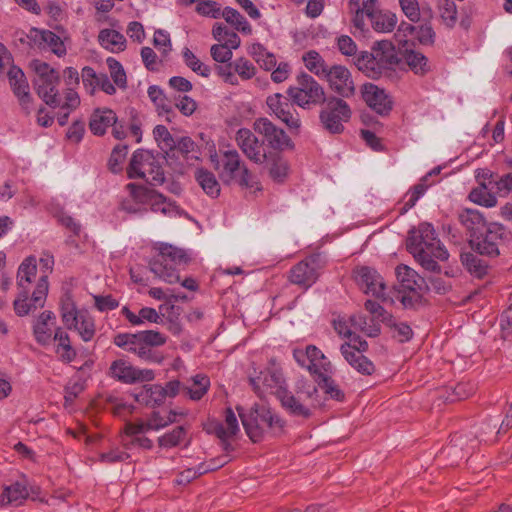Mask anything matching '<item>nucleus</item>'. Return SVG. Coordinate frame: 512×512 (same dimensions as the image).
I'll list each match as a JSON object with an SVG mask.
<instances>
[{
    "mask_svg": "<svg viewBox=\"0 0 512 512\" xmlns=\"http://www.w3.org/2000/svg\"><path fill=\"white\" fill-rule=\"evenodd\" d=\"M293 357L298 365L309 371L325 394L338 401L344 398L343 392L329 376L332 372L331 362L318 347L307 345L304 349L296 348Z\"/></svg>",
    "mask_w": 512,
    "mask_h": 512,
    "instance_id": "4",
    "label": "nucleus"
},
{
    "mask_svg": "<svg viewBox=\"0 0 512 512\" xmlns=\"http://www.w3.org/2000/svg\"><path fill=\"white\" fill-rule=\"evenodd\" d=\"M83 311H78L74 301L70 295H65L61 299V318L68 329H72V325H76L77 318Z\"/></svg>",
    "mask_w": 512,
    "mask_h": 512,
    "instance_id": "42",
    "label": "nucleus"
},
{
    "mask_svg": "<svg viewBox=\"0 0 512 512\" xmlns=\"http://www.w3.org/2000/svg\"><path fill=\"white\" fill-rule=\"evenodd\" d=\"M128 147L126 145H117L110 156L108 166L111 172L118 173L121 170V164L127 154Z\"/></svg>",
    "mask_w": 512,
    "mask_h": 512,
    "instance_id": "59",
    "label": "nucleus"
},
{
    "mask_svg": "<svg viewBox=\"0 0 512 512\" xmlns=\"http://www.w3.org/2000/svg\"><path fill=\"white\" fill-rule=\"evenodd\" d=\"M210 379L204 374H197L183 384V394L193 401H199L208 392Z\"/></svg>",
    "mask_w": 512,
    "mask_h": 512,
    "instance_id": "30",
    "label": "nucleus"
},
{
    "mask_svg": "<svg viewBox=\"0 0 512 512\" xmlns=\"http://www.w3.org/2000/svg\"><path fill=\"white\" fill-rule=\"evenodd\" d=\"M182 55L186 66L189 67L193 72L205 78L209 77L211 72L210 68L201 62L189 48H184Z\"/></svg>",
    "mask_w": 512,
    "mask_h": 512,
    "instance_id": "51",
    "label": "nucleus"
},
{
    "mask_svg": "<svg viewBox=\"0 0 512 512\" xmlns=\"http://www.w3.org/2000/svg\"><path fill=\"white\" fill-rule=\"evenodd\" d=\"M189 260V256L183 249L162 243L159 246V254L149 262V267L158 278L174 284L180 281L176 268L185 266Z\"/></svg>",
    "mask_w": 512,
    "mask_h": 512,
    "instance_id": "10",
    "label": "nucleus"
},
{
    "mask_svg": "<svg viewBox=\"0 0 512 512\" xmlns=\"http://www.w3.org/2000/svg\"><path fill=\"white\" fill-rule=\"evenodd\" d=\"M236 142L242 152L251 161L261 164L266 159V154L262 149V144L251 130L241 128L237 131Z\"/></svg>",
    "mask_w": 512,
    "mask_h": 512,
    "instance_id": "25",
    "label": "nucleus"
},
{
    "mask_svg": "<svg viewBox=\"0 0 512 512\" xmlns=\"http://www.w3.org/2000/svg\"><path fill=\"white\" fill-rule=\"evenodd\" d=\"M401 59L416 75L423 76L431 71L428 58L419 51L406 48L401 52Z\"/></svg>",
    "mask_w": 512,
    "mask_h": 512,
    "instance_id": "29",
    "label": "nucleus"
},
{
    "mask_svg": "<svg viewBox=\"0 0 512 512\" xmlns=\"http://www.w3.org/2000/svg\"><path fill=\"white\" fill-rule=\"evenodd\" d=\"M186 430L183 426H177L172 431L158 437V445L162 448H173L178 446L185 438Z\"/></svg>",
    "mask_w": 512,
    "mask_h": 512,
    "instance_id": "50",
    "label": "nucleus"
},
{
    "mask_svg": "<svg viewBox=\"0 0 512 512\" xmlns=\"http://www.w3.org/2000/svg\"><path fill=\"white\" fill-rule=\"evenodd\" d=\"M40 40L57 56L66 54V47L63 40L50 30L39 31Z\"/></svg>",
    "mask_w": 512,
    "mask_h": 512,
    "instance_id": "49",
    "label": "nucleus"
},
{
    "mask_svg": "<svg viewBox=\"0 0 512 512\" xmlns=\"http://www.w3.org/2000/svg\"><path fill=\"white\" fill-rule=\"evenodd\" d=\"M175 422L173 417H164L159 411H153L146 420V428L158 431Z\"/></svg>",
    "mask_w": 512,
    "mask_h": 512,
    "instance_id": "58",
    "label": "nucleus"
},
{
    "mask_svg": "<svg viewBox=\"0 0 512 512\" xmlns=\"http://www.w3.org/2000/svg\"><path fill=\"white\" fill-rule=\"evenodd\" d=\"M458 220L474 239L488 225L484 216L476 209H462L458 213Z\"/></svg>",
    "mask_w": 512,
    "mask_h": 512,
    "instance_id": "27",
    "label": "nucleus"
},
{
    "mask_svg": "<svg viewBox=\"0 0 512 512\" xmlns=\"http://www.w3.org/2000/svg\"><path fill=\"white\" fill-rule=\"evenodd\" d=\"M337 47L341 54L348 57L353 56L354 60L359 55L357 54V44L348 35H341L337 38Z\"/></svg>",
    "mask_w": 512,
    "mask_h": 512,
    "instance_id": "60",
    "label": "nucleus"
},
{
    "mask_svg": "<svg viewBox=\"0 0 512 512\" xmlns=\"http://www.w3.org/2000/svg\"><path fill=\"white\" fill-rule=\"evenodd\" d=\"M399 4L403 13L411 22L419 21L420 8L417 0H399Z\"/></svg>",
    "mask_w": 512,
    "mask_h": 512,
    "instance_id": "63",
    "label": "nucleus"
},
{
    "mask_svg": "<svg viewBox=\"0 0 512 512\" xmlns=\"http://www.w3.org/2000/svg\"><path fill=\"white\" fill-rule=\"evenodd\" d=\"M426 177H424L420 183H418L417 185H415L413 187V189L407 194L408 196V199L404 202V205L403 207L400 209V213H405L407 212L409 209H411L415 204L416 202L418 201V199L424 195V193L426 192L427 188H428V185L425 184V181H426Z\"/></svg>",
    "mask_w": 512,
    "mask_h": 512,
    "instance_id": "55",
    "label": "nucleus"
},
{
    "mask_svg": "<svg viewBox=\"0 0 512 512\" xmlns=\"http://www.w3.org/2000/svg\"><path fill=\"white\" fill-rule=\"evenodd\" d=\"M324 107L319 113V120L323 128L331 134H340L344 131V123L352 116L349 104L342 98L330 96L325 98Z\"/></svg>",
    "mask_w": 512,
    "mask_h": 512,
    "instance_id": "13",
    "label": "nucleus"
},
{
    "mask_svg": "<svg viewBox=\"0 0 512 512\" xmlns=\"http://www.w3.org/2000/svg\"><path fill=\"white\" fill-rule=\"evenodd\" d=\"M195 179L207 195L217 197L220 194V185L212 172L202 168L197 169Z\"/></svg>",
    "mask_w": 512,
    "mask_h": 512,
    "instance_id": "38",
    "label": "nucleus"
},
{
    "mask_svg": "<svg viewBox=\"0 0 512 512\" xmlns=\"http://www.w3.org/2000/svg\"><path fill=\"white\" fill-rule=\"evenodd\" d=\"M205 430L209 434L216 435L222 441H226L239 431V424L234 411L231 408L225 410V420L221 423L217 420H210L205 425Z\"/></svg>",
    "mask_w": 512,
    "mask_h": 512,
    "instance_id": "26",
    "label": "nucleus"
},
{
    "mask_svg": "<svg viewBox=\"0 0 512 512\" xmlns=\"http://www.w3.org/2000/svg\"><path fill=\"white\" fill-rule=\"evenodd\" d=\"M134 368L127 361L119 359L111 364L110 374L124 383H135Z\"/></svg>",
    "mask_w": 512,
    "mask_h": 512,
    "instance_id": "43",
    "label": "nucleus"
},
{
    "mask_svg": "<svg viewBox=\"0 0 512 512\" xmlns=\"http://www.w3.org/2000/svg\"><path fill=\"white\" fill-rule=\"evenodd\" d=\"M350 322L355 329L360 330L369 337H376L380 334L379 324L371 319L368 320V318L362 314L353 315L350 318Z\"/></svg>",
    "mask_w": 512,
    "mask_h": 512,
    "instance_id": "47",
    "label": "nucleus"
},
{
    "mask_svg": "<svg viewBox=\"0 0 512 512\" xmlns=\"http://www.w3.org/2000/svg\"><path fill=\"white\" fill-rule=\"evenodd\" d=\"M224 463H217L215 460L211 461L209 464L201 463L196 468H188L180 472L175 479V483L177 485H187L192 480L197 477L209 472L216 470L221 467Z\"/></svg>",
    "mask_w": 512,
    "mask_h": 512,
    "instance_id": "36",
    "label": "nucleus"
},
{
    "mask_svg": "<svg viewBox=\"0 0 512 512\" xmlns=\"http://www.w3.org/2000/svg\"><path fill=\"white\" fill-rule=\"evenodd\" d=\"M290 100L303 109H310L325 102L323 87L309 74L302 73L296 79V84L287 90Z\"/></svg>",
    "mask_w": 512,
    "mask_h": 512,
    "instance_id": "11",
    "label": "nucleus"
},
{
    "mask_svg": "<svg viewBox=\"0 0 512 512\" xmlns=\"http://www.w3.org/2000/svg\"><path fill=\"white\" fill-rule=\"evenodd\" d=\"M468 197L473 203L488 208L494 207L497 204L496 196L492 194L484 184H480L478 187L472 189Z\"/></svg>",
    "mask_w": 512,
    "mask_h": 512,
    "instance_id": "45",
    "label": "nucleus"
},
{
    "mask_svg": "<svg viewBox=\"0 0 512 512\" xmlns=\"http://www.w3.org/2000/svg\"><path fill=\"white\" fill-rule=\"evenodd\" d=\"M368 349L367 341L357 335L350 337L349 343H344L340 347V352L348 364L357 372L363 375H372L375 371L374 364L363 355Z\"/></svg>",
    "mask_w": 512,
    "mask_h": 512,
    "instance_id": "17",
    "label": "nucleus"
},
{
    "mask_svg": "<svg viewBox=\"0 0 512 512\" xmlns=\"http://www.w3.org/2000/svg\"><path fill=\"white\" fill-rule=\"evenodd\" d=\"M233 69L242 80H249L256 74V67L246 58L236 59L233 62Z\"/></svg>",
    "mask_w": 512,
    "mask_h": 512,
    "instance_id": "56",
    "label": "nucleus"
},
{
    "mask_svg": "<svg viewBox=\"0 0 512 512\" xmlns=\"http://www.w3.org/2000/svg\"><path fill=\"white\" fill-rule=\"evenodd\" d=\"M106 63L110 70V75L113 79L114 84L121 89L126 88L127 78L121 63L112 57L107 58Z\"/></svg>",
    "mask_w": 512,
    "mask_h": 512,
    "instance_id": "53",
    "label": "nucleus"
},
{
    "mask_svg": "<svg viewBox=\"0 0 512 512\" xmlns=\"http://www.w3.org/2000/svg\"><path fill=\"white\" fill-rule=\"evenodd\" d=\"M73 328L77 330L81 339L85 342L91 341L96 332L94 319L87 312L78 316L76 325H72Z\"/></svg>",
    "mask_w": 512,
    "mask_h": 512,
    "instance_id": "41",
    "label": "nucleus"
},
{
    "mask_svg": "<svg viewBox=\"0 0 512 512\" xmlns=\"http://www.w3.org/2000/svg\"><path fill=\"white\" fill-rule=\"evenodd\" d=\"M148 96L150 100L153 102L156 111L159 115L170 114L173 111L172 104L170 100L166 97L163 90L156 85H152L148 88Z\"/></svg>",
    "mask_w": 512,
    "mask_h": 512,
    "instance_id": "40",
    "label": "nucleus"
},
{
    "mask_svg": "<svg viewBox=\"0 0 512 512\" xmlns=\"http://www.w3.org/2000/svg\"><path fill=\"white\" fill-rule=\"evenodd\" d=\"M121 313L132 325L135 326L141 325L145 321L150 323H160L162 321V317L159 315V313L154 308L151 307L141 308L139 314L136 315L135 313L130 311L127 306H124L121 310Z\"/></svg>",
    "mask_w": 512,
    "mask_h": 512,
    "instance_id": "35",
    "label": "nucleus"
},
{
    "mask_svg": "<svg viewBox=\"0 0 512 512\" xmlns=\"http://www.w3.org/2000/svg\"><path fill=\"white\" fill-rule=\"evenodd\" d=\"M211 161L224 184L237 183L251 191L261 190L260 184L242 161L237 150H225L221 152L220 158L217 155L211 156Z\"/></svg>",
    "mask_w": 512,
    "mask_h": 512,
    "instance_id": "6",
    "label": "nucleus"
},
{
    "mask_svg": "<svg viewBox=\"0 0 512 512\" xmlns=\"http://www.w3.org/2000/svg\"><path fill=\"white\" fill-rule=\"evenodd\" d=\"M364 102L377 114L386 116L393 107V101L386 91L373 83H365L361 87Z\"/></svg>",
    "mask_w": 512,
    "mask_h": 512,
    "instance_id": "23",
    "label": "nucleus"
},
{
    "mask_svg": "<svg viewBox=\"0 0 512 512\" xmlns=\"http://www.w3.org/2000/svg\"><path fill=\"white\" fill-rule=\"evenodd\" d=\"M222 17L226 20V22L233 25L236 30L245 34H251L252 28L250 24L237 10L226 7L222 11Z\"/></svg>",
    "mask_w": 512,
    "mask_h": 512,
    "instance_id": "48",
    "label": "nucleus"
},
{
    "mask_svg": "<svg viewBox=\"0 0 512 512\" xmlns=\"http://www.w3.org/2000/svg\"><path fill=\"white\" fill-rule=\"evenodd\" d=\"M237 411L248 437L255 443L261 441L267 431L279 435L284 430L285 422L268 407L257 405L248 413L237 407Z\"/></svg>",
    "mask_w": 512,
    "mask_h": 512,
    "instance_id": "8",
    "label": "nucleus"
},
{
    "mask_svg": "<svg viewBox=\"0 0 512 512\" xmlns=\"http://www.w3.org/2000/svg\"><path fill=\"white\" fill-rule=\"evenodd\" d=\"M7 76L13 93L18 98L22 110L26 115L30 114L33 109L32 98L29 93V85L24 72L16 66H11L7 71Z\"/></svg>",
    "mask_w": 512,
    "mask_h": 512,
    "instance_id": "24",
    "label": "nucleus"
},
{
    "mask_svg": "<svg viewBox=\"0 0 512 512\" xmlns=\"http://www.w3.org/2000/svg\"><path fill=\"white\" fill-rule=\"evenodd\" d=\"M372 28L377 32L388 33L397 25V16L390 12L381 11L370 21Z\"/></svg>",
    "mask_w": 512,
    "mask_h": 512,
    "instance_id": "44",
    "label": "nucleus"
},
{
    "mask_svg": "<svg viewBox=\"0 0 512 512\" xmlns=\"http://www.w3.org/2000/svg\"><path fill=\"white\" fill-rule=\"evenodd\" d=\"M439 16L443 24L448 28H453L457 22V7L453 0L438 1Z\"/></svg>",
    "mask_w": 512,
    "mask_h": 512,
    "instance_id": "46",
    "label": "nucleus"
},
{
    "mask_svg": "<svg viewBox=\"0 0 512 512\" xmlns=\"http://www.w3.org/2000/svg\"><path fill=\"white\" fill-rule=\"evenodd\" d=\"M196 10L199 14L212 18H219L222 16L220 6L216 2L210 0L199 1L196 6Z\"/></svg>",
    "mask_w": 512,
    "mask_h": 512,
    "instance_id": "62",
    "label": "nucleus"
},
{
    "mask_svg": "<svg viewBox=\"0 0 512 512\" xmlns=\"http://www.w3.org/2000/svg\"><path fill=\"white\" fill-rule=\"evenodd\" d=\"M116 121V114L112 110L97 109L91 116L89 127L93 134L101 136L106 132L108 127L116 124Z\"/></svg>",
    "mask_w": 512,
    "mask_h": 512,
    "instance_id": "32",
    "label": "nucleus"
},
{
    "mask_svg": "<svg viewBox=\"0 0 512 512\" xmlns=\"http://www.w3.org/2000/svg\"><path fill=\"white\" fill-rule=\"evenodd\" d=\"M55 320V315L51 311H43L33 324V334L36 341L41 345H47L52 338L51 327L49 323Z\"/></svg>",
    "mask_w": 512,
    "mask_h": 512,
    "instance_id": "31",
    "label": "nucleus"
},
{
    "mask_svg": "<svg viewBox=\"0 0 512 512\" xmlns=\"http://www.w3.org/2000/svg\"><path fill=\"white\" fill-rule=\"evenodd\" d=\"M254 130L261 134L274 150L293 149L294 144L286 132L267 118H258L253 124Z\"/></svg>",
    "mask_w": 512,
    "mask_h": 512,
    "instance_id": "19",
    "label": "nucleus"
},
{
    "mask_svg": "<svg viewBox=\"0 0 512 512\" xmlns=\"http://www.w3.org/2000/svg\"><path fill=\"white\" fill-rule=\"evenodd\" d=\"M127 174L130 179H145L151 185L164 182V172L155 156L148 150L138 149L132 155Z\"/></svg>",
    "mask_w": 512,
    "mask_h": 512,
    "instance_id": "12",
    "label": "nucleus"
},
{
    "mask_svg": "<svg viewBox=\"0 0 512 512\" xmlns=\"http://www.w3.org/2000/svg\"><path fill=\"white\" fill-rule=\"evenodd\" d=\"M392 329V336L399 342L409 341L412 337V329L406 323H396L393 319L387 324Z\"/></svg>",
    "mask_w": 512,
    "mask_h": 512,
    "instance_id": "61",
    "label": "nucleus"
},
{
    "mask_svg": "<svg viewBox=\"0 0 512 512\" xmlns=\"http://www.w3.org/2000/svg\"><path fill=\"white\" fill-rule=\"evenodd\" d=\"M153 135L157 142L163 144L162 149H171L175 144L173 137L164 125H157L153 129Z\"/></svg>",
    "mask_w": 512,
    "mask_h": 512,
    "instance_id": "64",
    "label": "nucleus"
},
{
    "mask_svg": "<svg viewBox=\"0 0 512 512\" xmlns=\"http://www.w3.org/2000/svg\"><path fill=\"white\" fill-rule=\"evenodd\" d=\"M407 250L427 271L439 273L441 268L437 260L445 261L449 253L438 239L434 227L427 222L419 224L409 231L406 240Z\"/></svg>",
    "mask_w": 512,
    "mask_h": 512,
    "instance_id": "3",
    "label": "nucleus"
},
{
    "mask_svg": "<svg viewBox=\"0 0 512 512\" xmlns=\"http://www.w3.org/2000/svg\"><path fill=\"white\" fill-rule=\"evenodd\" d=\"M126 188L136 204L149 205L153 212H160L163 215L170 216L176 214L177 207L166 197L153 189L134 183L127 184Z\"/></svg>",
    "mask_w": 512,
    "mask_h": 512,
    "instance_id": "16",
    "label": "nucleus"
},
{
    "mask_svg": "<svg viewBox=\"0 0 512 512\" xmlns=\"http://www.w3.org/2000/svg\"><path fill=\"white\" fill-rule=\"evenodd\" d=\"M305 67L318 77H323L329 71L328 65L325 63L323 57L315 50L306 52L303 57Z\"/></svg>",
    "mask_w": 512,
    "mask_h": 512,
    "instance_id": "39",
    "label": "nucleus"
},
{
    "mask_svg": "<svg viewBox=\"0 0 512 512\" xmlns=\"http://www.w3.org/2000/svg\"><path fill=\"white\" fill-rule=\"evenodd\" d=\"M266 104L270 112L275 115L279 120L286 124V126L296 133L299 132L301 127V120L299 114L291 103L289 98L281 93H274L267 97Z\"/></svg>",
    "mask_w": 512,
    "mask_h": 512,
    "instance_id": "18",
    "label": "nucleus"
},
{
    "mask_svg": "<svg viewBox=\"0 0 512 512\" xmlns=\"http://www.w3.org/2000/svg\"><path fill=\"white\" fill-rule=\"evenodd\" d=\"M399 61L394 45L382 40L375 42L370 51H361L354 64L367 77L379 79L392 71Z\"/></svg>",
    "mask_w": 512,
    "mask_h": 512,
    "instance_id": "5",
    "label": "nucleus"
},
{
    "mask_svg": "<svg viewBox=\"0 0 512 512\" xmlns=\"http://www.w3.org/2000/svg\"><path fill=\"white\" fill-rule=\"evenodd\" d=\"M166 341L167 337L155 330L119 333L113 339L117 347L137 355L141 360L157 363L161 362V357L152 348L162 346Z\"/></svg>",
    "mask_w": 512,
    "mask_h": 512,
    "instance_id": "7",
    "label": "nucleus"
},
{
    "mask_svg": "<svg viewBox=\"0 0 512 512\" xmlns=\"http://www.w3.org/2000/svg\"><path fill=\"white\" fill-rule=\"evenodd\" d=\"M134 398L138 403L148 407L160 406L165 401L161 385H145L134 394Z\"/></svg>",
    "mask_w": 512,
    "mask_h": 512,
    "instance_id": "33",
    "label": "nucleus"
},
{
    "mask_svg": "<svg viewBox=\"0 0 512 512\" xmlns=\"http://www.w3.org/2000/svg\"><path fill=\"white\" fill-rule=\"evenodd\" d=\"M59 80V74H56L49 78L35 79L34 84L37 94L47 105L60 108L58 123L64 126L67 124L70 113L80 105V98L74 89L68 88L65 93V100L62 102L57 89Z\"/></svg>",
    "mask_w": 512,
    "mask_h": 512,
    "instance_id": "9",
    "label": "nucleus"
},
{
    "mask_svg": "<svg viewBox=\"0 0 512 512\" xmlns=\"http://www.w3.org/2000/svg\"><path fill=\"white\" fill-rule=\"evenodd\" d=\"M288 171V162L285 159L278 157L272 161L269 168V175L275 182L282 183L286 179Z\"/></svg>",
    "mask_w": 512,
    "mask_h": 512,
    "instance_id": "54",
    "label": "nucleus"
},
{
    "mask_svg": "<svg viewBox=\"0 0 512 512\" xmlns=\"http://www.w3.org/2000/svg\"><path fill=\"white\" fill-rule=\"evenodd\" d=\"M324 78L330 88L343 98H350L355 94V85L350 71L342 65L329 68Z\"/></svg>",
    "mask_w": 512,
    "mask_h": 512,
    "instance_id": "21",
    "label": "nucleus"
},
{
    "mask_svg": "<svg viewBox=\"0 0 512 512\" xmlns=\"http://www.w3.org/2000/svg\"><path fill=\"white\" fill-rule=\"evenodd\" d=\"M37 274L36 258L29 256L23 260L18 267L16 284L18 288V295L13 302L15 313L20 316H26L31 311L42 308L45 305L49 284L47 275H42L36 284L29 299V286L35 279Z\"/></svg>",
    "mask_w": 512,
    "mask_h": 512,
    "instance_id": "2",
    "label": "nucleus"
},
{
    "mask_svg": "<svg viewBox=\"0 0 512 512\" xmlns=\"http://www.w3.org/2000/svg\"><path fill=\"white\" fill-rule=\"evenodd\" d=\"M28 489L26 482L16 481L8 486H5L0 496V505H20L28 497Z\"/></svg>",
    "mask_w": 512,
    "mask_h": 512,
    "instance_id": "28",
    "label": "nucleus"
},
{
    "mask_svg": "<svg viewBox=\"0 0 512 512\" xmlns=\"http://www.w3.org/2000/svg\"><path fill=\"white\" fill-rule=\"evenodd\" d=\"M325 264L321 254H312L290 269L288 279L292 284L307 290L316 283Z\"/></svg>",
    "mask_w": 512,
    "mask_h": 512,
    "instance_id": "14",
    "label": "nucleus"
},
{
    "mask_svg": "<svg viewBox=\"0 0 512 512\" xmlns=\"http://www.w3.org/2000/svg\"><path fill=\"white\" fill-rule=\"evenodd\" d=\"M396 276L402 290L413 293L412 296L403 295L401 298L404 306L412 305L413 297H419L425 280L418 273L407 265H399L396 268Z\"/></svg>",
    "mask_w": 512,
    "mask_h": 512,
    "instance_id": "22",
    "label": "nucleus"
},
{
    "mask_svg": "<svg viewBox=\"0 0 512 512\" xmlns=\"http://www.w3.org/2000/svg\"><path fill=\"white\" fill-rule=\"evenodd\" d=\"M365 309L371 313L373 318L371 320L380 321L385 324L392 322V316L377 302L373 300H367L364 304Z\"/></svg>",
    "mask_w": 512,
    "mask_h": 512,
    "instance_id": "57",
    "label": "nucleus"
},
{
    "mask_svg": "<svg viewBox=\"0 0 512 512\" xmlns=\"http://www.w3.org/2000/svg\"><path fill=\"white\" fill-rule=\"evenodd\" d=\"M505 238V228L500 224L490 223L474 239H471L470 243L479 254L496 257L505 245Z\"/></svg>",
    "mask_w": 512,
    "mask_h": 512,
    "instance_id": "15",
    "label": "nucleus"
},
{
    "mask_svg": "<svg viewBox=\"0 0 512 512\" xmlns=\"http://www.w3.org/2000/svg\"><path fill=\"white\" fill-rule=\"evenodd\" d=\"M461 262L469 272L479 278L486 274L487 265L473 253L468 252L461 254Z\"/></svg>",
    "mask_w": 512,
    "mask_h": 512,
    "instance_id": "52",
    "label": "nucleus"
},
{
    "mask_svg": "<svg viewBox=\"0 0 512 512\" xmlns=\"http://www.w3.org/2000/svg\"><path fill=\"white\" fill-rule=\"evenodd\" d=\"M99 43L105 49L117 53L126 47V39L123 34L113 29H103L98 35Z\"/></svg>",
    "mask_w": 512,
    "mask_h": 512,
    "instance_id": "34",
    "label": "nucleus"
},
{
    "mask_svg": "<svg viewBox=\"0 0 512 512\" xmlns=\"http://www.w3.org/2000/svg\"><path fill=\"white\" fill-rule=\"evenodd\" d=\"M249 382L260 398L267 394L275 395L282 407L293 416L309 418L312 410L320 406L318 389L314 384L299 381L296 395H293L287 390L282 370L274 364L261 371L258 376L249 377Z\"/></svg>",
    "mask_w": 512,
    "mask_h": 512,
    "instance_id": "1",
    "label": "nucleus"
},
{
    "mask_svg": "<svg viewBox=\"0 0 512 512\" xmlns=\"http://www.w3.org/2000/svg\"><path fill=\"white\" fill-rule=\"evenodd\" d=\"M355 280L365 294L386 301V287L381 275L373 268L362 266L355 270Z\"/></svg>",
    "mask_w": 512,
    "mask_h": 512,
    "instance_id": "20",
    "label": "nucleus"
},
{
    "mask_svg": "<svg viewBox=\"0 0 512 512\" xmlns=\"http://www.w3.org/2000/svg\"><path fill=\"white\" fill-rule=\"evenodd\" d=\"M53 340L58 342L56 353L63 361L70 363L76 358V351L71 346L70 337L61 327L55 329Z\"/></svg>",
    "mask_w": 512,
    "mask_h": 512,
    "instance_id": "37",
    "label": "nucleus"
}]
</instances>
